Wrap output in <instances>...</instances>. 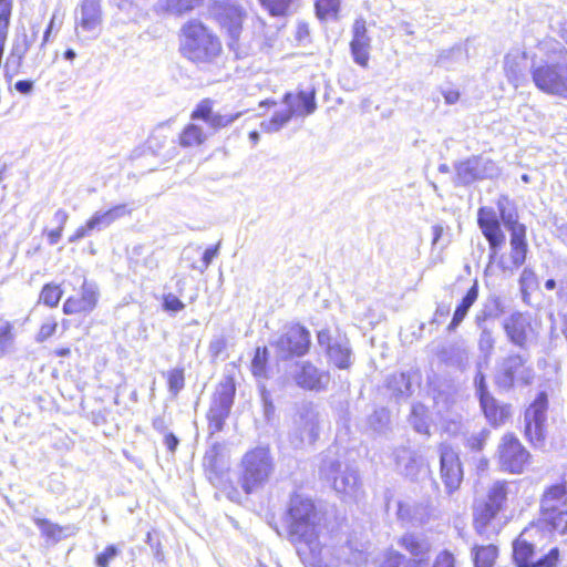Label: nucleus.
Instances as JSON below:
<instances>
[{
    "instance_id": "obj_1",
    "label": "nucleus",
    "mask_w": 567,
    "mask_h": 567,
    "mask_svg": "<svg viewBox=\"0 0 567 567\" xmlns=\"http://www.w3.org/2000/svg\"><path fill=\"white\" fill-rule=\"evenodd\" d=\"M289 538L307 567H361L368 560L365 546L358 540L326 548L319 539L320 516L313 502L293 495L289 505Z\"/></svg>"
},
{
    "instance_id": "obj_2",
    "label": "nucleus",
    "mask_w": 567,
    "mask_h": 567,
    "mask_svg": "<svg viewBox=\"0 0 567 567\" xmlns=\"http://www.w3.org/2000/svg\"><path fill=\"white\" fill-rule=\"evenodd\" d=\"M181 51L195 63H212L221 52L219 39L202 22L192 20L182 28Z\"/></svg>"
},
{
    "instance_id": "obj_3",
    "label": "nucleus",
    "mask_w": 567,
    "mask_h": 567,
    "mask_svg": "<svg viewBox=\"0 0 567 567\" xmlns=\"http://www.w3.org/2000/svg\"><path fill=\"white\" fill-rule=\"evenodd\" d=\"M285 109L277 110L269 120L260 123L262 132L271 134L286 126L292 116H307L317 110L316 92L300 91L297 94L286 93L282 97Z\"/></svg>"
},
{
    "instance_id": "obj_4",
    "label": "nucleus",
    "mask_w": 567,
    "mask_h": 567,
    "mask_svg": "<svg viewBox=\"0 0 567 567\" xmlns=\"http://www.w3.org/2000/svg\"><path fill=\"white\" fill-rule=\"evenodd\" d=\"M239 484L246 494L261 488L274 472V461L268 447L258 446L248 451L241 460Z\"/></svg>"
},
{
    "instance_id": "obj_5",
    "label": "nucleus",
    "mask_w": 567,
    "mask_h": 567,
    "mask_svg": "<svg viewBox=\"0 0 567 567\" xmlns=\"http://www.w3.org/2000/svg\"><path fill=\"white\" fill-rule=\"evenodd\" d=\"M320 476L329 482L343 498L355 499L361 491L358 471L339 458L326 456L319 470Z\"/></svg>"
},
{
    "instance_id": "obj_6",
    "label": "nucleus",
    "mask_w": 567,
    "mask_h": 567,
    "mask_svg": "<svg viewBox=\"0 0 567 567\" xmlns=\"http://www.w3.org/2000/svg\"><path fill=\"white\" fill-rule=\"evenodd\" d=\"M567 51H559V62L532 66L535 85L543 92L567 99Z\"/></svg>"
},
{
    "instance_id": "obj_7",
    "label": "nucleus",
    "mask_w": 567,
    "mask_h": 567,
    "mask_svg": "<svg viewBox=\"0 0 567 567\" xmlns=\"http://www.w3.org/2000/svg\"><path fill=\"white\" fill-rule=\"evenodd\" d=\"M542 519L553 530L567 533V489L564 484H555L545 489L540 499Z\"/></svg>"
},
{
    "instance_id": "obj_8",
    "label": "nucleus",
    "mask_w": 567,
    "mask_h": 567,
    "mask_svg": "<svg viewBox=\"0 0 567 567\" xmlns=\"http://www.w3.org/2000/svg\"><path fill=\"white\" fill-rule=\"evenodd\" d=\"M508 494V483L495 482L488 489L487 499L474 506V523L480 532L503 509Z\"/></svg>"
},
{
    "instance_id": "obj_9",
    "label": "nucleus",
    "mask_w": 567,
    "mask_h": 567,
    "mask_svg": "<svg viewBox=\"0 0 567 567\" xmlns=\"http://www.w3.org/2000/svg\"><path fill=\"white\" fill-rule=\"evenodd\" d=\"M497 456L502 470L520 474L527 466L530 455L517 437L513 434H505L498 444Z\"/></svg>"
},
{
    "instance_id": "obj_10",
    "label": "nucleus",
    "mask_w": 567,
    "mask_h": 567,
    "mask_svg": "<svg viewBox=\"0 0 567 567\" xmlns=\"http://www.w3.org/2000/svg\"><path fill=\"white\" fill-rule=\"evenodd\" d=\"M310 346L309 331L300 324H292L275 341L277 355L280 359H288L292 355H303Z\"/></svg>"
},
{
    "instance_id": "obj_11",
    "label": "nucleus",
    "mask_w": 567,
    "mask_h": 567,
    "mask_svg": "<svg viewBox=\"0 0 567 567\" xmlns=\"http://www.w3.org/2000/svg\"><path fill=\"white\" fill-rule=\"evenodd\" d=\"M131 213L132 208H130L126 204H118L106 210H97L87 219L83 226L75 230V233L69 238V243H76L80 239L89 236L94 230L100 231L104 228H107L117 219L130 216Z\"/></svg>"
},
{
    "instance_id": "obj_12",
    "label": "nucleus",
    "mask_w": 567,
    "mask_h": 567,
    "mask_svg": "<svg viewBox=\"0 0 567 567\" xmlns=\"http://www.w3.org/2000/svg\"><path fill=\"white\" fill-rule=\"evenodd\" d=\"M533 371L525 365L520 355H508L498 367L496 383L503 389H511L514 384H528L533 380Z\"/></svg>"
},
{
    "instance_id": "obj_13",
    "label": "nucleus",
    "mask_w": 567,
    "mask_h": 567,
    "mask_svg": "<svg viewBox=\"0 0 567 567\" xmlns=\"http://www.w3.org/2000/svg\"><path fill=\"white\" fill-rule=\"evenodd\" d=\"M527 530H524L513 545V557L517 567H555L558 561V548H551L547 555L534 559V546L527 540Z\"/></svg>"
},
{
    "instance_id": "obj_14",
    "label": "nucleus",
    "mask_w": 567,
    "mask_h": 567,
    "mask_svg": "<svg viewBox=\"0 0 567 567\" xmlns=\"http://www.w3.org/2000/svg\"><path fill=\"white\" fill-rule=\"evenodd\" d=\"M547 395L540 392L525 412V435L533 444H539L545 437Z\"/></svg>"
},
{
    "instance_id": "obj_15",
    "label": "nucleus",
    "mask_w": 567,
    "mask_h": 567,
    "mask_svg": "<svg viewBox=\"0 0 567 567\" xmlns=\"http://www.w3.org/2000/svg\"><path fill=\"white\" fill-rule=\"evenodd\" d=\"M234 396L235 384L230 379L218 385L214 402L208 412L210 426L216 431L221 429L225 419L228 416L234 403Z\"/></svg>"
},
{
    "instance_id": "obj_16",
    "label": "nucleus",
    "mask_w": 567,
    "mask_h": 567,
    "mask_svg": "<svg viewBox=\"0 0 567 567\" xmlns=\"http://www.w3.org/2000/svg\"><path fill=\"white\" fill-rule=\"evenodd\" d=\"M455 169L457 179L462 184H470L480 178H493L498 175V168L493 161L478 156L458 163Z\"/></svg>"
},
{
    "instance_id": "obj_17",
    "label": "nucleus",
    "mask_w": 567,
    "mask_h": 567,
    "mask_svg": "<svg viewBox=\"0 0 567 567\" xmlns=\"http://www.w3.org/2000/svg\"><path fill=\"white\" fill-rule=\"evenodd\" d=\"M398 544L411 556L410 559H405L404 567H427L432 550V544L427 537L408 533L400 537Z\"/></svg>"
},
{
    "instance_id": "obj_18",
    "label": "nucleus",
    "mask_w": 567,
    "mask_h": 567,
    "mask_svg": "<svg viewBox=\"0 0 567 567\" xmlns=\"http://www.w3.org/2000/svg\"><path fill=\"white\" fill-rule=\"evenodd\" d=\"M477 224L489 244L491 258H495L505 243V234L495 210L491 207H481L477 213Z\"/></svg>"
},
{
    "instance_id": "obj_19",
    "label": "nucleus",
    "mask_w": 567,
    "mask_h": 567,
    "mask_svg": "<svg viewBox=\"0 0 567 567\" xmlns=\"http://www.w3.org/2000/svg\"><path fill=\"white\" fill-rule=\"evenodd\" d=\"M319 414L309 405L302 406L291 434L292 443L298 445L312 444L318 437Z\"/></svg>"
},
{
    "instance_id": "obj_20",
    "label": "nucleus",
    "mask_w": 567,
    "mask_h": 567,
    "mask_svg": "<svg viewBox=\"0 0 567 567\" xmlns=\"http://www.w3.org/2000/svg\"><path fill=\"white\" fill-rule=\"evenodd\" d=\"M441 477L449 494L455 492L463 480L457 453L446 444L440 446Z\"/></svg>"
},
{
    "instance_id": "obj_21",
    "label": "nucleus",
    "mask_w": 567,
    "mask_h": 567,
    "mask_svg": "<svg viewBox=\"0 0 567 567\" xmlns=\"http://www.w3.org/2000/svg\"><path fill=\"white\" fill-rule=\"evenodd\" d=\"M213 12L220 27L226 30L231 40L229 47H233L241 33L243 11L231 2H215Z\"/></svg>"
},
{
    "instance_id": "obj_22",
    "label": "nucleus",
    "mask_w": 567,
    "mask_h": 567,
    "mask_svg": "<svg viewBox=\"0 0 567 567\" xmlns=\"http://www.w3.org/2000/svg\"><path fill=\"white\" fill-rule=\"evenodd\" d=\"M78 34L87 40L96 39L101 31L102 14L99 2H83L80 7Z\"/></svg>"
},
{
    "instance_id": "obj_23",
    "label": "nucleus",
    "mask_w": 567,
    "mask_h": 567,
    "mask_svg": "<svg viewBox=\"0 0 567 567\" xmlns=\"http://www.w3.org/2000/svg\"><path fill=\"white\" fill-rule=\"evenodd\" d=\"M352 33L353 35L350 42V49L353 61L362 68H368L370 60L371 39L367 34L364 20H355L352 28Z\"/></svg>"
},
{
    "instance_id": "obj_24",
    "label": "nucleus",
    "mask_w": 567,
    "mask_h": 567,
    "mask_svg": "<svg viewBox=\"0 0 567 567\" xmlns=\"http://www.w3.org/2000/svg\"><path fill=\"white\" fill-rule=\"evenodd\" d=\"M297 367L295 381L299 386L319 391L328 385L330 381L329 373L319 370L308 361L300 362Z\"/></svg>"
},
{
    "instance_id": "obj_25",
    "label": "nucleus",
    "mask_w": 567,
    "mask_h": 567,
    "mask_svg": "<svg viewBox=\"0 0 567 567\" xmlns=\"http://www.w3.org/2000/svg\"><path fill=\"white\" fill-rule=\"evenodd\" d=\"M509 245L511 251L508 259L502 256L498 261V266L503 271H509L513 274L526 260L528 250L526 233H522L520 230L513 231V235H511Z\"/></svg>"
},
{
    "instance_id": "obj_26",
    "label": "nucleus",
    "mask_w": 567,
    "mask_h": 567,
    "mask_svg": "<svg viewBox=\"0 0 567 567\" xmlns=\"http://www.w3.org/2000/svg\"><path fill=\"white\" fill-rule=\"evenodd\" d=\"M38 32L39 30L32 27V35H28L24 31L16 35L7 58V68L18 70L21 66L23 58L37 39Z\"/></svg>"
},
{
    "instance_id": "obj_27",
    "label": "nucleus",
    "mask_w": 567,
    "mask_h": 567,
    "mask_svg": "<svg viewBox=\"0 0 567 567\" xmlns=\"http://www.w3.org/2000/svg\"><path fill=\"white\" fill-rule=\"evenodd\" d=\"M529 321L523 313L516 312L504 320V330L508 339L516 346L523 347L527 340Z\"/></svg>"
},
{
    "instance_id": "obj_28",
    "label": "nucleus",
    "mask_w": 567,
    "mask_h": 567,
    "mask_svg": "<svg viewBox=\"0 0 567 567\" xmlns=\"http://www.w3.org/2000/svg\"><path fill=\"white\" fill-rule=\"evenodd\" d=\"M497 209L499 212V217L507 228V230L513 235V231L520 230L522 233H526V227L523 224L518 223V214L514 204L511 202L508 196L502 195L497 199Z\"/></svg>"
},
{
    "instance_id": "obj_29",
    "label": "nucleus",
    "mask_w": 567,
    "mask_h": 567,
    "mask_svg": "<svg viewBox=\"0 0 567 567\" xmlns=\"http://www.w3.org/2000/svg\"><path fill=\"white\" fill-rule=\"evenodd\" d=\"M505 73L508 81L518 87L525 81V54L524 53H509L505 58Z\"/></svg>"
},
{
    "instance_id": "obj_30",
    "label": "nucleus",
    "mask_w": 567,
    "mask_h": 567,
    "mask_svg": "<svg viewBox=\"0 0 567 567\" xmlns=\"http://www.w3.org/2000/svg\"><path fill=\"white\" fill-rule=\"evenodd\" d=\"M478 297V284L477 280L474 281L472 287L468 289L466 295L463 297L461 303L456 307L452 321L449 324V330L453 331L455 330L460 323L464 320L466 317L470 308L474 305V302L477 300Z\"/></svg>"
},
{
    "instance_id": "obj_31",
    "label": "nucleus",
    "mask_w": 567,
    "mask_h": 567,
    "mask_svg": "<svg viewBox=\"0 0 567 567\" xmlns=\"http://www.w3.org/2000/svg\"><path fill=\"white\" fill-rule=\"evenodd\" d=\"M330 360L340 369H347L351 364V349L348 340H338L329 344L327 349Z\"/></svg>"
},
{
    "instance_id": "obj_32",
    "label": "nucleus",
    "mask_w": 567,
    "mask_h": 567,
    "mask_svg": "<svg viewBox=\"0 0 567 567\" xmlns=\"http://www.w3.org/2000/svg\"><path fill=\"white\" fill-rule=\"evenodd\" d=\"M410 423L414 427V430L421 434H429V417H427V410L426 408L421 404L416 403L412 406L411 414H410Z\"/></svg>"
},
{
    "instance_id": "obj_33",
    "label": "nucleus",
    "mask_w": 567,
    "mask_h": 567,
    "mask_svg": "<svg viewBox=\"0 0 567 567\" xmlns=\"http://www.w3.org/2000/svg\"><path fill=\"white\" fill-rule=\"evenodd\" d=\"M388 388L395 396H408L411 394L410 377L405 373H394L388 379Z\"/></svg>"
},
{
    "instance_id": "obj_34",
    "label": "nucleus",
    "mask_w": 567,
    "mask_h": 567,
    "mask_svg": "<svg viewBox=\"0 0 567 567\" xmlns=\"http://www.w3.org/2000/svg\"><path fill=\"white\" fill-rule=\"evenodd\" d=\"M34 523L41 530L42 535L55 542L65 537L70 529V527H62L44 518H35Z\"/></svg>"
},
{
    "instance_id": "obj_35",
    "label": "nucleus",
    "mask_w": 567,
    "mask_h": 567,
    "mask_svg": "<svg viewBox=\"0 0 567 567\" xmlns=\"http://www.w3.org/2000/svg\"><path fill=\"white\" fill-rule=\"evenodd\" d=\"M497 557V547L493 545L481 546L475 548L474 564L475 567H493Z\"/></svg>"
},
{
    "instance_id": "obj_36",
    "label": "nucleus",
    "mask_w": 567,
    "mask_h": 567,
    "mask_svg": "<svg viewBox=\"0 0 567 567\" xmlns=\"http://www.w3.org/2000/svg\"><path fill=\"white\" fill-rule=\"evenodd\" d=\"M179 140L183 146H197L206 140V134L200 126L189 124L183 130Z\"/></svg>"
},
{
    "instance_id": "obj_37",
    "label": "nucleus",
    "mask_w": 567,
    "mask_h": 567,
    "mask_svg": "<svg viewBox=\"0 0 567 567\" xmlns=\"http://www.w3.org/2000/svg\"><path fill=\"white\" fill-rule=\"evenodd\" d=\"M13 324L3 318H0V357L9 352L14 344Z\"/></svg>"
},
{
    "instance_id": "obj_38",
    "label": "nucleus",
    "mask_w": 567,
    "mask_h": 567,
    "mask_svg": "<svg viewBox=\"0 0 567 567\" xmlns=\"http://www.w3.org/2000/svg\"><path fill=\"white\" fill-rule=\"evenodd\" d=\"M480 403L491 423L496 425L503 421L504 411L496 405V401L492 395L483 396V399H480Z\"/></svg>"
},
{
    "instance_id": "obj_39",
    "label": "nucleus",
    "mask_w": 567,
    "mask_h": 567,
    "mask_svg": "<svg viewBox=\"0 0 567 567\" xmlns=\"http://www.w3.org/2000/svg\"><path fill=\"white\" fill-rule=\"evenodd\" d=\"M443 354L446 360L452 361L461 368H465L468 362V349L461 344L454 343L451 344L447 349L443 351Z\"/></svg>"
},
{
    "instance_id": "obj_40",
    "label": "nucleus",
    "mask_w": 567,
    "mask_h": 567,
    "mask_svg": "<svg viewBox=\"0 0 567 567\" xmlns=\"http://www.w3.org/2000/svg\"><path fill=\"white\" fill-rule=\"evenodd\" d=\"M62 290L58 285L47 284L40 292V301L48 307H56L62 298Z\"/></svg>"
},
{
    "instance_id": "obj_41",
    "label": "nucleus",
    "mask_w": 567,
    "mask_h": 567,
    "mask_svg": "<svg viewBox=\"0 0 567 567\" xmlns=\"http://www.w3.org/2000/svg\"><path fill=\"white\" fill-rule=\"evenodd\" d=\"M405 557L396 550L388 549L375 559V567H400Z\"/></svg>"
},
{
    "instance_id": "obj_42",
    "label": "nucleus",
    "mask_w": 567,
    "mask_h": 567,
    "mask_svg": "<svg viewBox=\"0 0 567 567\" xmlns=\"http://www.w3.org/2000/svg\"><path fill=\"white\" fill-rule=\"evenodd\" d=\"M268 360L267 348H257L255 357L251 361V372L255 377H266V365Z\"/></svg>"
},
{
    "instance_id": "obj_43",
    "label": "nucleus",
    "mask_w": 567,
    "mask_h": 567,
    "mask_svg": "<svg viewBox=\"0 0 567 567\" xmlns=\"http://www.w3.org/2000/svg\"><path fill=\"white\" fill-rule=\"evenodd\" d=\"M245 113L246 111L229 114L214 113L209 126L214 130L227 127L240 118Z\"/></svg>"
},
{
    "instance_id": "obj_44",
    "label": "nucleus",
    "mask_w": 567,
    "mask_h": 567,
    "mask_svg": "<svg viewBox=\"0 0 567 567\" xmlns=\"http://www.w3.org/2000/svg\"><path fill=\"white\" fill-rule=\"evenodd\" d=\"M80 299L87 312L92 311L97 302V289L95 285L84 281Z\"/></svg>"
},
{
    "instance_id": "obj_45",
    "label": "nucleus",
    "mask_w": 567,
    "mask_h": 567,
    "mask_svg": "<svg viewBox=\"0 0 567 567\" xmlns=\"http://www.w3.org/2000/svg\"><path fill=\"white\" fill-rule=\"evenodd\" d=\"M316 13L320 20L337 19L339 2H315Z\"/></svg>"
},
{
    "instance_id": "obj_46",
    "label": "nucleus",
    "mask_w": 567,
    "mask_h": 567,
    "mask_svg": "<svg viewBox=\"0 0 567 567\" xmlns=\"http://www.w3.org/2000/svg\"><path fill=\"white\" fill-rule=\"evenodd\" d=\"M213 106L210 100H203L192 113L193 120H203L208 125L213 117Z\"/></svg>"
},
{
    "instance_id": "obj_47",
    "label": "nucleus",
    "mask_w": 567,
    "mask_h": 567,
    "mask_svg": "<svg viewBox=\"0 0 567 567\" xmlns=\"http://www.w3.org/2000/svg\"><path fill=\"white\" fill-rule=\"evenodd\" d=\"M495 339L492 332L487 329H483L478 339V349L484 354L485 359L488 360L494 349Z\"/></svg>"
},
{
    "instance_id": "obj_48",
    "label": "nucleus",
    "mask_w": 567,
    "mask_h": 567,
    "mask_svg": "<svg viewBox=\"0 0 567 567\" xmlns=\"http://www.w3.org/2000/svg\"><path fill=\"white\" fill-rule=\"evenodd\" d=\"M165 11L176 18L184 17L194 10L192 2H165Z\"/></svg>"
},
{
    "instance_id": "obj_49",
    "label": "nucleus",
    "mask_w": 567,
    "mask_h": 567,
    "mask_svg": "<svg viewBox=\"0 0 567 567\" xmlns=\"http://www.w3.org/2000/svg\"><path fill=\"white\" fill-rule=\"evenodd\" d=\"M398 516L402 520L406 522H423V515L419 514L416 511L412 509L409 503H399L398 505Z\"/></svg>"
},
{
    "instance_id": "obj_50",
    "label": "nucleus",
    "mask_w": 567,
    "mask_h": 567,
    "mask_svg": "<svg viewBox=\"0 0 567 567\" xmlns=\"http://www.w3.org/2000/svg\"><path fill=\"white\" fill-rule=\"evenodd\" d=\"M58 328V322L54 318H48L40 327L39 332L35 336L37 342H44L52 337Z\"/></svg>"
},
{
    "instance_id": "obj_51",
    "label": "nucleus",
    "mask_w": 567,
    "mask_h": 567,
    "mask_svg": "<svg viewBox=\"0 0 567 567\" xmlns=\"http://www.w3.org/2000/svg\"><path fill=\"white\" fill-rule=\"evenodd\" d=\"M168 389L176 395L184 388V371L174 369L168 372Z\"/></svg>"
},
{
    "instance_id": "obj_52",
    "label": "nucleus",
    "mask_w": 567,
    "mask_h": 567,
    "mask_svg": "<svg viewBox=\"0 0 567 567\" xmlns=\"http://www.w3.org/2000/svg\"><path fill=\"white\" fill-rule=\"evenodd\" d=\"M0 39L7 40L8 29L10 24L11 4L10 2H0Z\"/></svg>"
},
{
    "instance_id": "obj_53",
    "label": "nucleus",
    "mask_w": 567,
    "mask_h": 567,
    "mask_svg": "<svg viewBox=\"0 0 567 567\" xmlns=\"http://www.w3.org/2000/svg\"><path fill=\"white\" fill-rule=\"evenodd\" d=\"M120 550L116 546L110 545L105 548V550L96 556V565L97 567H109L110 561H112L117 555Z\"/></svg>"
},
{
    "instance_id": "obj_54",
    "label": "nucleus",
    "mask_w": 567,
    "mask_h": 567,
    "mask_svg": "<svg viewBox=\"0 0 567 567\" xmlns=\"http://www.w3.org/2000/svg\"><path fill=\"white\" fill-rule=\"evenodd\" d=\"M264 11L272 17H284L288 11V2H260Z\"/></svg>"
},
{
    "instance_id": "obj_55",
    "label": "nucleus",
    "mask_w": 567,
    "mask_h": 567,
    "mask_svg": "<svg viewBox=\"0 0 567 567\" xmlns=\"http://www.w3.org/2000/svg\"><path fill=\"white\" fill-rule=\"evenodd\" d=\"M432 567H455V557L451 551L444 549L435 556Z\"/></svg>"
},
{
    "instance_id": "obj_56",
    "label": "nucleus",
    "mask_w": 567,
    "mask_h": 567,
    "mask_svg": "<svg viewBox=\"0 0 567 567\" xmlns=\"http://www.w3.org/2000/svg\"><path fill=\"white\" fill-rule=\"evenodd\" d=\"M63 312L65 315H73L79 312H87V310L84 308L80 298L70 297L63 303Z\"/></svg>"
},
{
    "instance_id": "obj_57",
    "label": "nucleus",
    "mask_w": 567,
    "mask_h": 567,
    "mask_svg": "<svg viewBox=\"0 0 567 567\" xmlns=\"http://www.w3.org/2000/svg\"><path fill=\"white\" fill-rule=\"evenodd\" d=\"M226 347H227L226 339L223 336H218V337H215L209 342L208 350L213 358H218L219 354L226 349Z\"/></svg>"
},
{
    "instance_id": "obj_58",
    "label": "nucleus",
    "mask_w": 567,
    "mask_h": 567,
    "mask_svg": "<svg viewBox=\"0 0 567 567\" xmlns=\"http://www.w3.org/2000/svg\"><path fill=\"white\" fill-rule=\"evenodd\" d=\"M164 309L167 311L178 312L184 309L185 305L173 293L164 297Z\"/></svg>"
},
{
    "instance_id": "obj_59",
    "label": "nucleus",
    "mask_w": 567,
    "mask_h": 567,
    "mask_svg": "<svg viewBox=\"0 0 567 567\" xmlns=\"http://www.w3.org/2000/svg\"><path fill=\"white\" fill-rule=\"evenodd\" d=\"M474 384L476 388V394L478 395L480 399H483V396L485 395H491L489 392L487 391L485 377L481 371L476 373Z\"/></svg>"
},
{
    "instance_id": "obj_60",
    "label": "nucleus",
    "mask_w": 567,
    "mask_h": 567,
    "mask_svg": "<svg viewBox=\"0 0 567 567\" xmlns=\"http://www.w3.org/2000/svg\"><path fill=\"white\" fill-rule=\"evenodd\" d=\"M535 281H536L535 272L529 268H525L522 271L520 279H519L522 288L523 289L529 288L535 284Z\"/></svg>"
},
{
    "instance_id": "obj_61",
    "label": "nucleus",
    "mask_w": 567,
    "mask_h": 567,
    "mask_svg": "<svg viewBox=\"0 0 567 567\" xmlns=\"http://www.w3.org/2000/svg\"><path fill=\"white\" fill-rule=\"evenodd\" d=\"M68 219H69L68 212L62 208L58 209L53 216V223L56 225L55 228L63 230Z\"/></svg>"
},
{
    "instance_id": "obj_62",
    "label": "nucleus",
    "mask_w": 567,
    "mask_h": 567,
    "mask_svg": "<svg viewBox=\"0 0 567 567\" xmlns=\"http://www.w3.org/2000/svg\"><path fill=\"white\" fill-rule=\"evenodd\" d=\"M218 247H219V245H217L216 247L207 248L204 251L202 271L206 270L208 268V266L212 264L213 259L217 256Z\"/></svg>"
},
{
    "instance_id": "obj_63",
    "label": "nucleus",
    "mask_w": 567,
    "mask_h": 567,
    "mask_svg": "<svg viewBox=\"0 0 567 567\" xmlns=\"http://www.w3.org/2000/svg\"><path fill=\"white\" fill-rule=\"evenodd\" d=\"M408 461L409 462L404 465L403 468H401V471L406 476H414L416 474V468H417L416 460L414 457H412L410 453H408Z\"/></svg>"
},
{
    "instance_id": "obj_64",
    "label": "nucleus",
    "mask_w": 567,
    "mask_h": 567,
    "mask_svg": "<svg viewBox=\"0 0 567 567\" xmlns=\"http://www.w3.org/2000/svg\"><path fill=\"white\" fill-rule=\"evenodd\" d=\"M442 94L445 100V103L450 104V105L455 104L460 99L458 91H456L454 89L443 90Z\"/></svg>"
}]
</instances>
